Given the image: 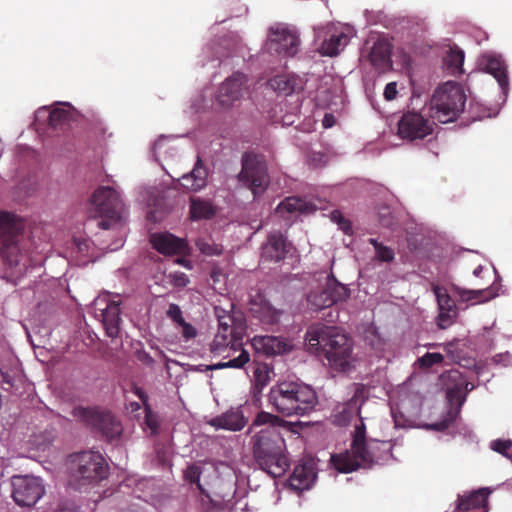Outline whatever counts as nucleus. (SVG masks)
Instances as JSON below:
<instances>
[{"mask_svg": "<svg viewBox=\"0 0 512 512\" xmlns=\"http://www.w3.org/2000/svg\"><path fill=\"white\" fill-rule=\"evenodd\" d=\"M258 426H265L257 431L250 440L253 459L257 466L268 475L277 478L283 476L290 467L281 428L289 429L290 423L269 412H259L253 420L249 432Z\"/></svg>", "mask_w": 512, "mask_h": 512, "instance_id": "1", "label": "nucleus"}, {"mask_svg": "<svg viewBox=\"0 0 512 512\" xmlns=\"http://www.w3.org/2000/svg\"><path fill=\"white\" fill-rule=\"evenodd\" d=\"M308 350L327 359L330 367L345 372L352 367L353 341L339 327L311 325L305 335Z\"/></svg>", "mask_w": 512, "mask_h": 512, "instance_id": "2", "label": "nucleus"}, {"mask_svg": "<svg viewBox=\"0 0 512 512\" xmlns=\"http://www.w3.org/2000/svg\"><path fill=\"white\" fill-rule=\"evenodd\" d=\"M268 401L283 416H304L314 410L318 397L310 385L298 381H281L270 388Z\"/></svg>", "mask_w": 512, "mask_h": 512, "instance_id": "3", "label": "nucleus"}, {"mask_svg": "<svg viewBox=\"0 0 512 512\" xmlns=\"http://www.w3.org/2000/svg\"><path fill=\"white\" fill-rule=\"evenodd\" d=\"M24 229L25 224L21 217L0 211V255L10 268L18 267L25 258Z\"/></svg>", "mask_w": 512, "mask_h": 512, "instance_id": "4", "label": "nucleus"}, {"mask_svg": "<svg viewBox=\"0 0 512 512\" xmlns=\"http://www.w3.org/2000/svg\"><path fill=\"white\" fill-rule=\"evenodd\" d=\"M391 450L390 442L370 439L363 444L362 450L333 455L331 460L339 472L350 473L358 468H370L373 464L388 459Z\"/></svg>", "mask_w": 512, "mask_h": 512, "instance_id": "5", "label": "nucleus"}, {"mask_svg": "<svg viewBox=\"0 0 512 512\" xmlns=\"http://www.w3.org/2000/svg\"><path fill=\"white\" fill-rule=\"evenodd\" d=\"M466 95L462 86L453 81L440 85L430 101L431 117L440 123L455 121L464 111Z\"/></svg>", "mask_w": 512, "mask_h": 512, "instance_id": "6", "label": "nucleus"}, {"mask_svg": "<svg viewBox=\"0 0 512 512\" xmlns=\"http://www.w3.org/2000/svg\"><path fill=\"white\" fill-rule=\"evenodd\" d=\"M71 481L77 486L94 483L108 476V465L99 452L82 451L69 457Z\"/></svg>", "mask_w": 512, "mask_h": 512, "instance_id": "7", "label": "nucleus"}, {"mask_svg": "<svg viewBox=\"0 0 512 512\" xmlns=\"http://www.w3.org/2000/svg\"><path fill=\"white\" fill-rule=\"evenodd\" d=\"M123 203L119 193L111 187L101 186L94 191L90 199L88 213L90 217H101L98 227L109 229L120 224Z\"/></svg>", "mask_w": 512, "mask_h": 512, "instance_id": "8", "label": "nucleus"}, {"mask_svg": "<svg viewBox=\"0 0 512 512\" xmlns=\"http://www.w3.org/2000/svg\"><path fill=\"white\" fill-rule=\"evenodd\" d=\"M72 415L107 440L117 439L122 434L121 422L108 411L77 406L73 408Z\"/></svg>", "mask_w": 512, "mask_h": 512, "instance_id": "9", "label": "nucleus"}, {"mask_svg": "<svg viewBox=\"0 0 512 512\" xmlns=\"http://www.w3.org/2000/svg\"><path fill=\"white\" fill-rule=\"evenodd\" d=\"M237 177L239 182L251 190L254 198L262 195L270 182L263 156L245 153L242 157V168Z\"/></svg>", "mask_w": 512, "mask_h": 512, "instance_id": "10", "label": "nucleus"}, {"mask_svg": "<svg viewBox=\"0 0 512 512\" xmlns=\"http://www.w3.org/2000/svg\"><path fill=\"white\" fill-rule=\"evenodd\" d=\"M120 304L119 300H111L108 295L100 296L93 302L94 315L101 320L106 335L110 338H116L120 333Z\"/></svg>", "mask_w": 512, "mask_h": 512, "instance_id": "11", "label": "nucleus"}, {"mask_svg": "<svg viewBox=\"0 0 512 512\" xmlns=\"http://www.w3.org/2000/svg\"><path fill=\"white\" fill-rule=\"evenodd\" d=\"M12 497L19 506H33L43 496L44 486L38 477L15 476L12 480Z\"/></svg>", "mask_w": 512, "mask_h": 512, "instance_id": "12", "label": "nucleus"}, {"mask_svg": "<svg viewBox=\"0 0 512 512\" xmlns=\"http://www.w3.org/2000/svg\"><path fill=\"white\" fill-rule=\"evenodd\" d=\"M435 123L421 113L408 111L398 122V134L402 139L410 141L424 139L434 131Z\"/></svg>", "mask_w": 512, "mask_h": 512, "instance_id": "13", "label": "nucleus"}, {"mask_svg": "<svg viewBox=\"0 0 512 512\" xmlns=\"http://www.w3.org/2000/svg\"><path fill=\"white\" fill-rule=\"evenodd\" d=\"M349 297V290L336 280H328L326 286L320 290L311 291L307 295V302L311 309L317 311L344 301Z\"/></svg>", "mask_w": 512, "mask_h": 512, "instance_id": "14", "label": "nucleus"}, {"mask_svg": "<svg viewBox=\"0 0 512 512\" xmlns=\"http://www.w3.org/2000/svg\"><path fill=\"white\" fill-rule=\"evenodd\" d=\"M270 49L292 57L298 52L299 38L294 30L278 25L270 28Z\"/></svg>", "mask_w": 512, "mask_h": 512, "instance_id": "15", "label": "nucleus"}, {"mask_svg": "<svg viewBox=\"0 0 512 512\" xmlns=\"http://www.w3.org/2000/svg\"><path fill=\"white\" fill-rule=\"evenodd\" d=\"M247 80V76L241 72H236L227 78L218 91L217 100L220 105L228 107L239 100L243 96Z\"/></svg>", "mask_w": 512, "mask_h": 512, "instance_id": "16", "label": "nucleus"}, {"mask_svg": "<svg viewBox=\"0 0 512 512\" xmlns=\"http://www.w3.org/2000/svg\"><path fill=\"white\" fill-rule=\"evenodd\" d=\"M291 249L286 237L280 231L271 232L267 241L262 245L261 258L264 261L280 262L284 260Z\"/></svg>", "mask_w": 512, "mask_h": 512, "instance_id": "17", "label": "nucleus"}, {"mask_svg": "<svg viewBox=\"0 0 512 512\" xmlns=\"http://www.w3.org/2000/svg\"><path fill=\"white\" fill-rule=\"evenodd\" d=\"M472 388L473 386L470 390ZM468 391L469 388H448V390H446V398L449 402L450 409L441 421L432 425L435 430L443 431L455 422L459 416L462 405L466 401V394Z\"/></svg>", "mask_w": 512, "mask_h": 512, "instance_id": "18", "label": "nucleus"}, {"mask_svg": "<svg viewBox=\"0 0 512 512\" xmlns=\"http://www.w3.org/2000/svg\"><path fill=\"white\" fill-rule=\"evenodd\" d=\"M316 468L313 461H303L297 464L292 474L287 480V485L290 489L296 492H302L311 487L316 479Z\"/></svg>", "mask_w": 512, "mask_h": 512, "instance_id": "19", "label": "nucleus"}, {"mask_svg": "<svg viewBox=\"0 0 512 512\" xmlns=\"http://www.w3.org/2000/svg\"><path fill=\"white\" fill-rule=\"evenodd\" d=\"M322 33L323 40L319 52L323 56L333 57L338 55L349 42L348 34L334 26H327Z\"/></svg>", "mask_w": 512, "mask_h": 512, "instance_id": "20", "label": "nucleus"}, {"mask_svg": "<svg viewBox=\"0 0 512 512\" xmlns=\"http://www.w3.org/2000/svg\"><path fill=\"white\" fill-rule=\"evenodd\" d=\"M154 249L164 255H179L186 250V243L183 239L171 233H155L150 237Z\"/></svg>", "mask_w": 512, "mask_h": 512, "instance_id": "21", "label": "nucleus"}, {"mask_svg": "<svg viewBox=\"0 0 512 512\" xmlns=\"http://www.w3.org/2000/svg\"><path fill=\"white\" fill-rule=\"evenodd\" d=\"M242 339L240 337H237L234 342L228 347L231 348L229 352H226L229 354L226 359L228 361L226 362H219L217 364H213L211 366H208V369L210 370H218V369H224V368H234V369H241L244 368V366L250 362V355L248 351H246L242 347Z\"/></svg>", "mask_w": 512, "mask_h": 512, "instance_id": "22", "label": "nucleus"}, {"mask_svg": "<svg viewBox=\"0 0 512 512\" xmlns=\"http://www.w3.org/2000/svg\"><path fill=\"white\" fill-rule=\"evenodd\" d=\"M249 311L254 318L262 323L273 325L279 321L281 312L272 307V305L262 296L257 295L249 303Z\"/></svg>", "mask_w": 512, "mask_h": 512, "instance_id": "23", "label": "nucleus"}, {"mask_svg": "<svg viewBox=\"0 0 512 512\" xmlns=\"http://www.w3.org/2000/svg\"><path fill=\"white\" fill-rule=\"evenodd\" d=\"M369 59L373 67L380 73L392 68L391 43L385 39H378L370 52Z\"/></svg>", "mask_w": 512, "mask_h": 512, "instance_id": "24", "label": "nucleus"}, {"mask_svg": "<svg viewBox=\"0 0 512 512\" xmlns=\"http://www.w3.org/2000/svg\"><path fill=\"white\" fill-rule=\"evenodd\" d=\"M252 345L255 350L269 356L288 353L292 348L287 340L269 335L255 336Z\"/></svg>", "mask_w": 512, "mask_h": 512, "instance_id": "25", "label": "nucleus"}, {"mask_svg": "<svg viewBox=\"0 0 512 512\" xmlns=\"http://www.w3.org/2000/svg\"><path fill=\"white\" fill-rule=\"evenodd\" d=\"M247 422L248 419L245 417L241 408H232L213 418L210 424L217 429L240 431L246 426Z\"/></svg>", "mask_w": 512, "mask_h": 512, "instance_id": "26", "label": "nucleus"}, {"mask_svg": "<svg viewBox=\"0 0 512 512\" xmlns=\"http://www.w3.org/2000/svg\"><path fill=\"white\" fill-rule=\"evenodd\" d=\"M483 69L491 74L498 82L503 91L508 88L507 66L499 55L486 54L482 57Z\"/></svg>", "mask_w": 512, "mask_h": 512, "instance_id": "27", "label": "nucleus"}, {"mask_svg": "<svg viewBox=\"0 0 512 512\" xmlns=\"http://www.w3.org/2000/svg\"><path fill=\"white\" fill-rule=\"evenodd\" d=\"M208 171L198 156L191 172L184 174L180 179V185L187 191H199L207 184Z\"/></svg>", "mask_w": 512, "mask_h": 512, "instance_id": "28", "label": "nucleus"}, {"mask_svg": "<svg viewBox=\"0 0 512 512\" xmlns=\"http://www.w3.org/2000/svg\"><path fill=\"white\" fill-rule=\"evenodd\" d=\"M452 290L459 300L474 304L486 302L497 296L496 291L492 287L470 290L453 285Z\"/></svg>", "mask_w": 512, "mask_h": 512, "instance_id": "29", "label": "nucleus"}, {"mask_svg": "<svg viewBox=\"0 0 512 512\" xmlns=\"http://www.w3.org/2000/svg\"><path fill=\"white\" fill-rule=\"evenodd\" d=\"M236 482V476L232 472L226 478H219L215 483V497L224 503L231 502L237 491Z\"/></svg>", "mask_w": 512, "mask_h": 512, "instance_id": "30", "label": "nucleus"}, {"mask_svg": "<svg viewBox=\"0 0 512 512\" xmlns=\"http://www.w3.org/2000/svg\"><path fill=\"white\" fill-rule=\"evenodd\" d=\"M73 120V110L69 104L63 107H56L49 112V126L55 130H65Z\"/></svg>", "mask_w": 512, "mask_h": 512, "instance_id": "31", "label": "nucleus"}, {"mask_svg": "<svg viewBox=\"0 0 512 512\" xmlns=\"http://www.w3.org/2000/svg\"><path fill=\"white\" fill-rule=\"evenodd\" d=\"M488 495V489L482 488L466 497H461L458 500L457 510L459 512H467L469 510L485 507Z\"/></svg>", "mask_w": 512, "mask_h": 512, "instance_id": "32", "label": "nucleus"}, {"mask_svg": "<svg viewBox=\"0 0 512 512\" xmlns=\"http://www.w3.org/2000/svg\"><path fill=\"white\" fill-rule=\"evenodd\" d=\"M237 338L235 333H227L218 331L215 335L213 341L210 344V352L215 357L227 358L231 348H228L232 342Z\"/></svg>", "mask_w": 512, "mask_h": 512, "instance_id": "33", "label": "nucleus"}, {"mask_svg": "<svg viewBox=\"0 0 512 512\" xmlns=\"http://www.w3.org/2000/svg\"><path fill=\"white\" fill-rule=\"evenodd\" d=\"M215 215V209L210 201L200 198H190V217L192 220L210 219Z\"/></svg>", "mask_w": 512, "mask_h": 512, "instance_id": "34", "label": "nucleus"}, {"mask_svg": "<svg viewBox=\"0 0 512 512\" xmlns=\"http://www.w3.org/2000/svg\"><path fill=\"white\" fill-rule=\"evenodd\" d=\"M272 373V368L266 364L261 362H253V382L254 389L257 392H261L262 389L270 382Z\"/></svg>", "mask_w": 512, "mask_h": 512, "instance_id": "35", "label": "nucleus"}, {"mask_svg": "<svg viewBox=\"0 0 512 512\" xmlns=\"http://www.w3.org/2000/svg\"><path fill=\"white\" fill-rule=\"evenodd\" d=\"M267 85L278 93L289 95L296 89V80L288 75H276L268 80Z\"/></svg>", "mask_w": 512, "mask_h": 512, "instance_id": "36", "label": "nucleus"}, {"mask_svg": "<svg viewBox=\"0 0 512 512\" xmlns=\"http://www.w3.org/2000/svg\"><path fill=\"white\" fill-rule=\"evenodd\" d=\"M440 379L446 390H448V388H468L469 386L467 379L458 369H451L444 372Z\"/></svg>", "mask_w": 512, "mask_h": 512, "instance_id": "37", "label": "nucleus"}, {"mask_svg": "<svg viewBox=\"0 0 512 512\" xmlns=\"http://www.w3.org/2000/svg\"><path fill=\"white\" fill-rule=\"evenodd\" d=\"M202 474V467L198 463H193L187 466V468L184 470V479L189 482L190 484H195L197 489L200 491V493L210 498L209 493L207 490L203 487V485L200 482V477Z\"/></svg>", "mask_w": 512, "mask_h": 512, "instance_id": "38", "label": "nucleus"}, {"mask_svg": "<svg viewBox=\"0 0 512 512\" xmlns=\"http://www.w3.org/2000/svg\"><path fill=\"white\" fill-rule=\"evenodd\" d=\"M134 393L139 397L145 406V424L152 433H156L159 428L158 417L155 413L152 412L148 405V396L141 388L138 387L135 388Z\"/></svg>", "mask_w": 512, "mask_h": 512, "instance_id": "39", "label": "nucleus"}, {"mask_svg": "<svg viewBox=\"0 0 512 512\" xmlns=\"http://www.w3.org/2000/svg\"><path fill=\"white\" fill-rule=\"evenodd\" d=\"M307 210V204L304 200L298 197H288L277 206L278 213H296L305 212Z\"/></svg>", "mask_w": 512, "mask_h": 512, "instance_id": "40", "label": "nucleus"}, {"mask_svg": "<svg viewBox=\"0 0 512 512\" xmlns=\"http://www.w3.org/2000/svg\"><path fill=\"white\" fill-rule=\"evenodd\" d=\"M434 294L437 299L439 310L454 311L456 310L455 301L447 293L443 287L435 286L433 288Z\"/></svg>", "mask_w": 512, "mask_h": 512, "instance_id": "41", "label": "nucleus"}, {"mask_svg": "<svg viewBox=\"0 0 512 512\" xmlns=\"http://www.w3.org/2000/svg\"><path fill=\"white\" fill-rule=\"evenodd\" d=\"M368 440L366 439V427L365 424L361 421L359 425H356L355 431L353 434V440L351 443L350 450L348 452L354 453L355 451H359L363 449V444H365Z\"/></svg>", "mask_w": 512, "mask_h": 512, "instance_id": "42", "label": "nucleus"}, {"mask_svg": "<svg viewBox=\"0 0 512 512\" xmlns=\"http://www.w3.org/2000/svg\"><path fill=\"white\" fill-rule=\"evenodd\" d=\"M464 62V52L460 49H450L447 57V65L453 69V72H462V65Z\"/></svg>", "mask_w": 512, "mask_h": 512, "instance_id": "43", "label": "nucleus"}, {"mask_svg": "<svg viewBox=\"0 0 512 512\" xmlns=\"http://www.w3.org/2000/svg\"><path fill=\"white\" fill-rule=\"evenodd\" d=\"M444 360L441 353H425L422 357L418 358L417 363L421 369L431 368L435 364H439Z\"/></svg>", "mask_w": 512, "mask_h": 512, "instance_id": "44", "label": "nucleus"}, {"mask_svg": "<svg viewBox=\"0 0 512 512\" xmlns=\"http://www.w3.org/2000/svg\"><path fill=\"white\" fill-rule=\"evenodd\" d=\"M198 249L206 255H220L222 253V247L220 245L210 243L204 239H199L196 243Z\"/></svg>", "mask_w": 512, "mask_h": 512, "instance_id": "45", "label": "nucleus"}, {"mask_svg": "<svg viewBox=\"0 0 512 512\" xmlns=\"http://www.w3.org/2000/svg\"><path fill=\"white\" fill-rule=\"evenodd\" d=\"M457 310L447 311V310H439V314L437 317V325L441 329H446L453 323V318L456 317Z\"/></svg>", "mask_w": 512, "mask_h": 512, "instance_id": "46", "label": "nucleus"}, {"mask_svg": "<svg viewBox=\"0 0 512 512\" xmlns=\"http://www.w3.org/2000/svg\"><path fill=\"white\" fill-rule=\"evenodd\" d=\"M222 312H223V315L217 314L218 322H219L218 331L234 333V329L232 327L233 317L229 314H225V311H222ZM216 313H218L217 309H216Z\"/></svg>", "mask_w": 512, "mask_h": 512, "instance_id": "47", "label": "nucleus"}, {"mask_svg": "<svg viewBox=\"0 0 512 512\" xmlns=\"http://www.w3.org/2000/svg\"><path fill=\"white\" fill-rule=\"evenodd\" d=\"M395 253L393 249L385 245L377 247L375 251V258L381 262H391L394 260Z\"/></svg>", "mask_w": 512, "mask_h": 512, "instance_id": "48", "label": "nucleus"}, {"mask_svg": "<svg viewBox=\"0 0 512 512\" xmlns=\"http://www.w3.org/2000/svg\"><path fill=\"white\" fill-rule=\"evenodd\" d=\"M166 315L176 325L184 323L185 319L183 318L182 311H181L180 307L175 303H171L169 305Z\"/></svg>", "mask_w": 512, "mask_h": 512, "instance_id": "49", "label": "nucleus"}, {"mask_svg": "<svg viewBox=\"0 0 512 512\" xmlns=\"http://www.w3.org/2000/svg\"><path fill=\"white\" fill-rule=\"evenodd\" d=\"M490 447L492 450L507 456V451L512 447V442L510 440L497 439L491 442Z\"/></svg>", "mask_w": 512, "mask_h": 512, "instance_id": "50", "label": "nucleus"}, {"mask_svg": "<svg viewBox=\"0 0 512 512\" xmlns=\"http://www.w3.org/2000/svg\"><path fill=\"white\" fill-rule=\"evenodd\" d=\"M177 326L181 328V335L185 341L192 340L197 336L196 328L185 320L184 323L178 324Z\"/></svg>", "mask_w": 512, "mask_h": 512, "instance_id": "51", "label": "nucleus"}, {"mask_svg": "<svg viewBox=\"0 0 512 512\" xmlns=\"http://www.w3.org/2000/svg\"><path fill=\"white\" fill-rule=\"evenodd\" d=\"M74 243L77 247L78 252L84 256H88L90 248V240L85 238H75Z\"/></svg>", "mask_w": 512, "mask_h": 512, "instance_id": "52", "label": "nucleus"}, {"mask_svg": "<svg viewBox=\"0 0 512 512\" xmlns=\"http://www.w3.org/2000/svg\"><path fill=\"white\" fill-rule=\"evenodd\" d=\"M332 219L339 224L340 228L344 230L345 233H348V230L350 229V223L344 219L339 211L332 212Z\"/></svg>", "mask_w": 512, "mask_h": 512, "instance_id": "53", "label": "nucleus"}, {"mask_svg": "<svg viewBox=\"0 0 512 512\" xmlns=\"http://www.w3.org/2000/svg\"><path fill=\"white\" fill-rule=\"evenodd\" d=\"M397 85L395 82H390L385 86L384 97L386 100H394L397 96Z\"/></svg>", "mask_w": 512, "mask_h": 512, "instance_id": "54", "label": "nucleus"}, {"mask_svg": "<svg viewBox=\"0 0 512 512\" xmlns=\"http://www.w3.org/2000/svg\"><path fill=\"white\" fill-rule=\"evenodd\" d=\"M334 117L331 114H326L323 120L324 127L328 128L331 127L333 124Z\"/></svg>", "mask_w": 512, "mask_h": 512, "instance_id": "55", "label": "nucleus"}, {"mask_svg": "<svg viewBox=\"0 0 512 512\" xmlns=\"http://www.w3.org/2000/svg\"><path fill=\"white\" fill-rule=\"evenodd\" d=\"M483 266L482 265H478L474 270H473V274L476 276V277H479L481 272L483 271Z\"/></svg>", "mask_w": 512, "mask_h": 512, "instance_id": "56", "label": "nucleus"}, {"mask_svg": "<svg viewBox=\"0 0 512 512\" xmlns=\"http://www.w3.org/2000/svg\"><path fill=\"white\" fill-rule=\"evenodd\" d=\"M369 243H370L371 245H373V247L375 248V250L377 249V247H379V246H381V245H382V243H379V242H378L376 239H374V238H370V239H369Z\"/></svg>", "mask_w": 512, "mask_h": 512, "instance_id": "57", "label": "nucleus"}, {"mask_svg": "<svg viewBox=\"0 0 512 512\" xmlns=\"http://www.w3.org/2000/svg\"><path fill=\"white\" fill-rule=\"evenodd\" d=\"M180 282H181L180 283L181 285H186V283L188 282V279H187L186 275L183 274V273L180 276Z\"/></svg>", "mask_w": 512, "mask_h": 512, "instance_id": "58", "label": "nucleus"}, {"mask_svg": "<svg viewBox=\"0 0 512 512\" xmlns=\"http://www.w3.org/2000/svg\"><path fill=\"white\" fill-rule=\"evenodd\" d=\"M145 360H147L148 362H153L152 358L147 354L145 355Z\"/></svg>", "mask_w": 512, "mask_h": 512, "instance_id": "59", "label": "nucleus"}]
</instances>
